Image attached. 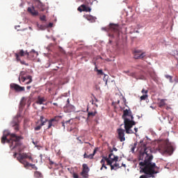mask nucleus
Wrapping results in <instances>:
<instances>
[{
    "label": "nucleus",
    "instance_id": "f257e3e1",
    "mask_svg": "<svg viewBox=\"0 0 178 178\" xmlns=\"http://www.w3.org/2000/svg\"><path fill=\"white\" fill-rule=\"evenodd\" d=\"M139 147H141L139 161H143L139 163V166L142 167L141 170L145 173L140 178L155 177L154 175L159 173L156 169H159V168L156 166L155 163H152L154 156H152L151 147H147L145 144H144L143 140H140Z\"/></svg>",
    "mask_w": 178,
    "mask_h": 178
},
{
    "label": "nucleus",
    "instance_id": "f03ea898",
    "mask_svg": "<svg viewBox=\"0 0 178 178\" xmlns=\"http://www.w3.org/2000/svg\"><path fill=\"white\" fill-rule=\"evenodd\" d=\"M22 139V136H17L15 134H3L1 137V144H5L7 142L11 149L16 148L18 152H22L24 149V146L20 142V140Z\"/></svg>",
    "mask_w": 178,
    "mask_h": 178
},
{
    "label": "nucleus",
    "instance_id": "7ed1b4c3",
    "mask_svg": "<svg viewBox=\"0 0 178 178\" xmlns=\"http://www.w3.org/2000/svg\"><path fill=\"white\" fill-rule=\"evenodd\" d=\"M122 118H124V129L127 134H134V131L131 128L135 126L134 117L131 114V111L125 109L123 111Z\"/></svg>",
    "mask_w": 178,
    "mask_h": 178
},
{
    "label": "nucleus",
    "instance_id": "20e7f679",
    "mask_svg": "<svg viewBox=\"0 0 178 178\" xmlns=\"http://www.w3.org/2000/svg\"><path fill=\"white\" fill-rule=\"evenodd\" d=\"M26 159H28L29 161H31V162H33V154L30 152L28 153H19L18 154V156L17 157V161L19 163L24 165V168H27L28 166H31L32 169H34L35 170H38V168L35 166V164H31L29 163Z\"/></svg>",
    "mask_w": 178,
    "mask_h": 178
},
{
    "label": "nucleus",
    "instance_id": "39448f33",
    "mask_svg": "<svg viewBox=\"0 0 178 178\" xmlns=\"http://www.w3.org/2000/svg\"><path fill=\"white\" fill-rule=\"evenodd\" d=\"M159 151H160L161 154H168L169 155H172L174 149L173 146H172V143H170L169 140H165L159 144Z\"/></svg>",
    "mask_w": 178,
    "mask_h": 178
},
{
    "label": "nucleus",
    "instance_id": "423d86ee",
    "mask_svg": "<svg viewBox=\"0 0 178 178\" xmlns=\"http://www.w3.org/2000/svg\"><path fill=\"white\" fill-rule=\"evenodd\" d=\"M26 55V51L24 49L19 50V51L15 54V56L17 62H19L21 65H24L25 66H29V63H26V61L22 60L21 58Z\"/></svg>",
    "mask_w": 178,
    "mask_h": 178
},
{
    "label": "nucleus",
    "instance_id": "0eeeda50",
    "mask_svg": "<svg viewBox=\"0 0 178 178\" xmlns=\"http://www.w3.org/2000/svg\"><path fill=\"white\" fill-rule=\"evenodd\" d=\"M134 59H144L145 58V52L141 49H135L133 51Z\"/></svg>",
    "mask_w": 178,
    "mask_h": 178
},
{
    "label": "nucleus",
    "instance_id": "6e6552de",
    "mask_svg": "<svg viewBox=\"0 0 178 178\" xmlns=\"http://www.w3.org/2000/svg\"><path fill=\"white\" fill-rule=\"evenodd\" d=\"M66 127H67V131H70V133H72L73 131L74 134H77V132L79 130H77V128H72V124H73V120L70 119L67 121H65Z\"/></svg>",
    "mask_w": 178,
    "mask_h": 178
},
{
    "label": "nucleus",
    "instance_id": "1a4fd4ad",
    "mask_svg": "<svg viewBox=\"0 0 178 178\" xmlns=\"http://www.w3.org/2000/svg\"><path fill=\"white\" fill-rule=\"evenodd\" d=\"M124 131L126 132V129L124 130L122 128H119L117 129L118 138L121 143H123V141H126V137H124Z\"/></svg>",
    "mask_w": 178,
    "mask_h": 178
},
{
    "label": "nucleus",
    "instance_id": "9d476101",
    "mask_svg": "<svg viewBox=\"0 0 178 178\" xmlns=\"http://www.w3.org/2000/svg\"><path fill=\"white\" fill-rule=\"evenodd\" d=\"M48 122V127L47 129H49L51 127H55L56 124H58V122H59V117L56 116L52 119H50L49 120H47Z\"/></svg>",
    "mask_w": 178,
    "mask_h": 178
},
{
    "label": "nucleus",
    "instance_id": "9b49d317",
    "mask_svg": "<svg viewBox=\"0 0 178 178\" xmlns=\"http://www.w3.org/2000/svg\"><path fill=\"white\" fill-rule=\"evenodd\" d=\"M83 2L84 4L81 6V8L83 9V12H91V8L86 5L91 4V0H79Z\"/></svg>",
    "mask_w": 178,
    "mask_h": 178
},
{
    "label": "nucleus",
    "instance_id": "f8f14e48",
    "mask_svg": "<svg viewBox=\"0 0 178 178\" xmlns=\"http://www.w3.org/2000/svg\"><path fill=\"white\" fill-rule=\"evenodd\" d=\"M10 88H11V90H14L16 92H22L26 90L24 86H20L16 83H10Z\"/></svg>",
    "mask_w": 178,
    "mask_h": 178
},
{
    "label": "nucleus",
    "instance_id": "ddd939ff",
    "mask_svg": "<svg viewBox=\"0 0 178 178\" xmlns=\"http://www.w3.org/2000/svg\"><path fill=\"white\" fill-rule=\"evenodd\" d=\"M19 116H17L14 118L13 122H12V126L14 127V129L15 131H19V123H20V120H19Z\"/></svg>",
    "mask_w": 178,
    "mask_h": 178
},
{
    "label": "nucleus",
    "instance_id": "4468645a",
    "mask_svg": "<svg viewBox=\"0 0 178 178\" xmlns=\"http://www.w3.org/2000/svg\"><path fill=\"white\" fill-rule=\"evenodd\" d=\"M110 31H112L116 35H119V25L118 24H110Z\"/></svg>",
    "mask_w": 178,
    "mask_h": 178
},
{
    "label": "nucleus",
    "instance_id": "2eb2a0df",
    "mask_svg": "<svg viewBox=\"0 0 178 178\" xmlns=\"http://www.w3.org/2000/svg\"><path fill=\"white\" fill-rule=\"evenodd\" d=\"M26 54L28 59H30L31 60H32V59H34V58H35V55H38V53L35 52L34 50H32L30 52L26 51Z\"/></svg>",
    "mask_w": 178,
    "mask_h": 178
},
{
    "label": "nucleus",
    "instance_id": "dca6fc26",
    "mask_svg": "<svg viewBox=\"0 0 178 178\" xmlns=\"http://www.w3.org/2000/svg\"><path fill=\"white\" fill-rule=\"evenodd\" d=\"M22 82L24 83L25 84H30V83H31L33 81V77L30 75L27 76H22L21 78Z\"/></svg>",
    "mask_w": 178,
    "mask_h": 178
},
{
    "label": "nucleus",
    "instance_id": "f3484780",
    "mask_svg": "<svg viewBox=\"0 0 178 178\" xmlns=\"http://www.w3.org/2000/svg\"><path fill=\"white\" fill-rule=\"evenodd\" d=\"M28 12L32 15V16H38V11L35 10V8L33 7H29Z\"/></svg>",
    "mask_w": 178,
    "mask_h": 178
},
{
    "label": "nucleus",
    "instance_id": "a211bd4d",
    "mask_svg": "<svg viewBox=\"0 0 178 178\" xmlns=\"http://www.w3.org/2000/svg\"><path fill=\"white\" fill-rule=\"evenodd\" d=\"M83 17L86 19V20H88V22H90V23H94L95 20H97V17L90 15H83Z\"/></svg>",
    "mask_w": 178,
    "mask_h": 178
},
{
    "label": "nucleus",
    "instance_id": "6ab92c4d",
    "mask_svg": "<svg viewBox=\"0 0 178 178\" xmlns=\"http://www.w3.org/2000/svg\"><path fill=\"white\" fill-rule=\"evenodd\" d=\"M36 6L41 12H44V10H45V6H44V4L40 1L36 2Z\"/></svg>",
    "mask_w": 178,
    "mask_h": 178
},
{
    "label": "nucleus",
    "instance_id": "aec40b11",
    "mask_svg": "<svg viewBox=\"0 0 178 178\" xmlns=\"http://www.w3.org/2000/svg\"><path fill=\"white\" fill-rule=\"evenodd\" d=\"M46 101L47 100L45 99V97H41L40 96H38L36 100V104L38 105H44V102Z\"/></svg>",
    "mask_w": 178,
    "mask_h": 178
},
{
    "label": "nucleus",
    "instance_id": "412c9836",
    "mask_svg": "<svg viewBox=\"0 0 178 178\" xmlns=\"http://www.w3.org/2000/svg\"><path fill=\"white\" fill-rule=\"evenodd\" d=\"M108 158H109V159H111L113 162H118V161H119V156H115V154H113V153H111V154L108 155Z\"/></svg>",
    "mask_w": 178,
    "mask_h": 178
},
{
    "label": "nucleus",
    "instance_id": "4be33fe9",
    "mask_svg": "<svg viewBox=\"0 0 178 178\" xmlns=\"http://www.w3.org/2000/svg\"><path fill=\"white\" fill-rule=\"evenodd\" d=\"M149 74L151 79H152V80H154V81H158V76H156V74H155V72H149Z\"/></svg>",
    "mask_w": 178,
    "mask_h": 178
},
{
    "label": "nucleus",
    "instance_id": "5701e85b",
    "mask_svg": "<svg viewBox=\"0 0 178 178\" xmlns=\"http://www.w3.org/2000/svg\"><path fill=\"white\" fill-rule=\"evenodd\" d=\"M65 108L69 113L73 112V111H74V106L72 104H66Z\"/></svg>",
    "mask_w": 178,
    "mask_h": 178
},
{
    "label": "nucleus",
    "instance_id": "b1692460",
    "mask_svg": "<svg viewBox=\"0 0 178 178\" xmlns=\"http://www.w3.org/2000/svg\"><path fill=\"white\" fill-rule=\"evenodd\" d=\"M165 101H166V99H160V102L158 104L159 108H163V106L166 105V102H165Z\"/></svg>",
    "mask_w": 178,
    "mask_h": 178
},
{
    "label": "nucleus",
    "instance_id": "393cba45",
    "mask_svg": "<svg viewBox=\"0 0 178 178\" xmlns=\"http://www.w3.org/2000/svg\"><path fill=\"white\" fill-rule=\"evenodd\" d=\"M97 110L94 109L93 111H89L88 113V118H94L95 115H97Z\"/></svg>",
    "mask_w": 178,
    "mask_h": 178
},
{
    "label": "nucleus",
    "instance_id": "a878e982",
    "mask_svg": "<svg viewBox=\"0 0 178 178\" xmlns=\"http://www.w3.org/2000/svg\"><path fill=\"white\" fill-rule=\"evenodd\" d=\"M34 177H35V178H42V177H44V176L42 175V173H41V172L35 171L34 172Z\"/></svg>",
    "mask_w": 178,
    "mask_h": 178
},
{
    "label": "nucleus",
    "instance_id": "bb28decb",
    "mask_svg": "<svg viewBox=\"0 0 178 178\" xmlns=\"http://www.w3.org/2000/svg\"><path fill=\"white\" fill-rule=\"evenodd\" d=\"M40 122H41V126H45V124L47 122H48L47 119H44V116H40Z\"/></svg>",
    "mask_w": 178,
    "mask_h": 178
},
{
    "label": "nucleus",
    "instance_id": "cd10ccee",
    "mask_svg": "<svg viewBox=\"0 0 178 178\" xmlns=\"http://www.w3.org/2000/svg\"><path fill=\"white\" fill-rule=\"evenodd\" d=\"M81 176H83V177H88V170H83L81 172Z\"/></svg>",
    "mask_w": 178,
    "mask_h": 178
},
{
    "label": "nucleus",
    "instance_id": "c85d7f7f",
    "mask_svg": "<svg viewBox=\"0 0 178 178\" xmlns=\"http://www.w3.org/2000/svg\"><path fill=\"white\" fill-rule=\"evenodd\" d=\"M95 154H97V149H95L92 154H90L88 156V159H94V156H95Z\"/></svg>",
    "mask_w": 178,
    "mask_h": 178
},
{
    "label": "nucleus",
    "instance_id": "c756f323",
    "mask_svg": "<svg viewBox=\"0 0 178 178\" xmlns=\"http://www.w3.org/2000/svg\"><path fill=\"white\" fill-rule=\"evenodd\" d=\"M148 98V95H143L140 97V100L141 101H145Z\"/></svg>",
    "mask_w": 178,
    "mask_h": 178
},
{
    "label": "nucleus",
    "instance_id": "7c9ffc66",
    "mask_svg": "<svg viewBox=\"0 0 178 178\" xmlns=\"http://www.w3.org/2000/svg\"><path fill=\"white\" fill-rule=\"evenodd\" d=\"M165 79H168L170 81V83H173V81H172V76L170 75H165Z\"/></svg>",
    "mask_w": 178,
    "mask_h": 178
},
{
    "label": "nucleus",
    "instance_id": "2f4dec72",
    "mask_svg": "<svg viewBox=\"0 0 178 178\" xmlns=\"http://www.w3.org/2000/svg\"><path fill=\"white\" fill-rule=\"evenodd\" d=\"M42 126H44V125H41V124H40V125L35 127V131H38V130H41V127H42Z\"/></svg>",
    "mask_w": 178,
    "mask_h": 178
},
{
    "label": "nucleus",
    "instance_id": "473e14b6",
    "mask_svg": "<svg viewBox=\"0 0 178 178\" xmlns=\"http://www.w3.org/2000/svg\"><path fill=\"white\" fill-rule=\"evenodd\" d=\"M106 162H107V165H108L109 166H111L113 163V161H111L110 159H108Z\"/></svg>",
    "mask_w": 178,
    "mask_h": 178
},
{
    "label": "nucleus",
    "instance_id": "72a5a7b5",
    "mask_svg": "<svg viewBox=\"0 0 178 178\" xmlns=\"http://www.w3.org/2000/svg\"><path fill=\"white\" fill-rule=\"evenodd\" d=\"M19 105L21 107L24 106V105H26V102H24V100H23V99L21 100Z\"/></svg>",
    "mask_w": 178,
    "mask_h": 178
},
{
    "label": "nucleus",
    "instance_id": "f704fd0d",
    "mask_svg": "<svg viewBox=\"0 0 178 178\" xmlns=\"http://www.w3.org/2000/svg\"><path fill=\"white\" fill-rule=\"evenodd\" d=\"M97 74H100L101 76H104V72L102 70H97Z\"/></svg>",
    "mask_w": 178,
    "mask_h": 178
},
{
    "label": "nucleus",
    "instance_id": "c9c22d12",
    "mask_svg": "<svg viewBox=\"0 0 178 178\" xmlns=\"http://www.w3.org/2000/svg\"><path fill=\"white\" fill-rule=\"evenodd\" d=\"M83 170H88V166L87 164H83Z\"/></svg>",
    "mask_w": 178,
    "mask_h": 178
},
{
    "label": "nucleus",
    "instance_id": "e433bc0d",
    "mask_svg": "<svg viewBox=\"0 0 178 178\" xmlns=\"http://www.w3.org/2000/svg\"><path fill=\"white\" fill-rule=\"evenodd\" d=\"M40 19L42 22H45L47 17L45 15H42L40 17Z\"/></svg>",
    "mask_w": 178,
    "mask_h": 178
},
{
    "label": "nucleus",
    "instance_id": "4c0bfd02",
    "mask_svg": "<svg viewBox=\"0 0 178 178\" xmlns=\"http://www.w3.org/2000/svg\"><path fill=\"white\" fill-rule=\"evenodd\" d=\"M136 145H137V143H134V146L131 148V152H134V149H136Z\"/></svg>",
    "mask_w": 178,
    "mask_h": 178
},
{
    "label": "nucleus",
    "instance_id": "58836bf2",
    "mask_svg": "<svg viewBox=\"0 0 178 178\" xmlns=\"http://www.w3.org/2000/svg\"><path fill=\"white\" fill-rule=\"evenodd\" d=\"M100 163L102 164V166H105V160L102 159L100 161Z\"/></svg>",
    "mask_w": 178,
    "mask_h": 178
},
{
    "label": "nucleus",
    "instance_id": "ea45409f",
    "mask_svg": "<svg viewBox=\"0 0 178 178\" xmlns=\"http://www.w3.org/2000/svg\"><path fill=\"white\" fill-rule=\"evenodd\" d=\"M141 92H142L143 94L147 95V94H148V90H145V89H143L142 91H141Z\"/></svg>",
    "mask_w": 178,
    "mask_h": 178
},
{
    "label": "nucleus",
    "instance_id": "a19ab883",
    "mask_svg": "<svg viewBox=\"0 0 178 178\" xmlns=\"http://www.w3.org/2000/svg\"><path fill=\"white\" fill-rule=\"evenodd\" d=\"M102 159H104V161L105 162H106V161L109 159V157L108 158V157H106V156H103V157H102Z\"/></svg>",
    "mask_w": 178,
    "mask_h": 178
},
{
    "label": "nucleus",
    "instance_id": "79ce46f5",
    "mask_svg": "<svg viewBox=\"0 0 178 178\" xmlns=\"http://www.w3.org/2000/svg\"><path fill=\"white\" fill-rule=\"evenodd\" d=\"M83 158H84V159H88V154H87V153H85V154H83Z\"/></svg>",
    "mask_w": 178,
    "mask_h": 178
},
{
    "label": "nucleus",
    "instance_id": "37998d69",
    "mask_svg": "<svg viewBox=\"0 0 178 178\" xmlns=\"http://www.w3.org/2000/svg\"><path fill=\"white\" fill-rule=\"evenodd\" d=\"M104 169H108V167H106V165H105V164H104V166L102 165V168H100V170H102V169H104Z\"/></svg>",
    "mask_w": 178,
    "mask_h": 178
},
{
    "label": "nucleus",
    "instance_id": "c03bdc74",
    "mask_svg": "<svg viewBox=\"0 0 178 178\" xmlns=\"http://www.w3.org/2000/svg\"><path fill=\"white\" fill-rule=\"evenodd\" d=\"M62 126L65 129V127H66V122H62Z\"/></svg>",
    "mask_w": 178,
    "mask_h": 178
},
{
    "label": "nucleus",
    "instance_id": "a18cd8bd",
    "mask_svg": "<svg viewBox=\"0 0 178 178\" xmlns=\"http://www.w3.org/2000/svg\"><path fill=\"white\" fill-rule=\"evenodd\" d=\"M113 166H114V168H119V163H114Z\"/></svg>",
    "mask_w": 178,
    "mask_h": 178
},
{
    "label": "nucleus",
    "instance_id": "49530a36",
    "mask_svg": "<svg viewBox=\"0 0 178 178\" xmlns=\"http://www.w3.org/2000/svg\"><path fill=\"white\" fill-rule=\"evenodd\" d=\"M77 10H79V12H83V8L81 7H79Z\"/></svg>",
    "mask_w": 178,
    "mask_h": 178
},
{
    "label": "nucleus",
    "instance_id": "de8ad7c7",
    "mask_svg": "<svg viewBox=\"0 0 178 178\" xmlns=\"http://www.w3.org/2000/svg\"><path fill=\"white\" fill-rule=\"evenodd\" d=\"M49 165H54V163L51 160V159H49Z\"/></svg>",
    "mask_w": 178,
    "mask_h": 178
},
{
    "label": "nucleus",
    "instance_id": "09e8293b",
    "mask_svg": "<svg viewBox=\"0 0 178 178\" xmlns=\"http://www.w3.org/2000/svg\"><path fill=\"white\" fill-rule=\"evenodd\" d=\"M110 166H111V170H115V167H114L113 165L111 164V165H110Z\"/></svg>",
    "mask_w": 178,
    "mask_h": 178
},
{
    "label": "nucleus",
    "instance_id": "8fccbe9b",
    "mask_svg": "<svg viewBox=\"0 0 178 178\" xmlns=\"http://www.w3.org/2000/svg\"><path fill=\"white\" fill-rule=\"evenodd\" d=\"M130 76H131L132 77H134L136 76V73L132 72L130 74Z\"/></svg>",
    "mask_w": 178,
    "mask_h": 178
},
{
    "label": "nucleus",
    "instance_id": "3c124183",
    "mask_svg": "<svg viewBox=\"0 0 178 178\" xmlns=\"http://www.w3.org/2000/svg\"><path fill=\"white\" fill-rule=\"evenodd\" d=\"M67 105H70V100L69 99L67 100Z\"/></svg>",
    "mask_w": 178,
    "mask_h": 178
},
{
    "label": "nucleus",
    "instance_id": "603ef678",
    "mask_svg": "<svg viewBox=\"0 0 178 178\" xmlns=\"http://www.w3.org/2000/svg\"><path fill=\"white\" fill-rule=\"evenodd\" d=\"M78 140L79 141V144H83V141L78 138Z\"/></svg>",
    "mask_w": 178,
    "mask_h": 178
},
{
    "label": "nucleus",
    "instance_id": "864d4df0",
    "mask_svg": "<svg viewBox=\"0 0 178 178\" xmlns=\"http://www.w3.org/2000/svg\"><path fill=\"white\" fill-rule=\"evenodd\" d=\"M134 131L136 133H137V131H138V128H134Z\"/></svg>",
    "mask_w": 178,
    "mask_h": 178
},
{
    "label": "nucleus",
    "instance_id": "5fc2aeb1",
    "mask_svg": "<svg viewBox=\"0 0 178 178\" xmlns=\"http://www.w3.org/2000/svg\"><path fill=\"white\" fill-rule=\"evenodd\" d=\"M17 155V153L15 152V153L13 154L14 158H16Z\"/></svg>",
    "mask_w": 178,
    "mask_h": 178
},
{
    "label": "nucleus",
    "instance_id": "6e6d98bb",
    "mask_svg": "<svg viewBox=\"0 0 178 178\" xmlns=\"http://www.w3.org/2000/svg\"><path fill=\"white\" fill-rule=\"evenodd\" d=\"M53 105H54L55 106H58V103H53Z\"/></svg>",
    "mask_w": 178,
    "mask_h": 178
},
{
    "label": "nucleus",
    "instance_id": "4d7b16f0",
    "mask_svg": "<svg viewBox=\"0 0 178 178\" xmlns=\"http://www.w3.org/2000/svg\"><path fill=\"white\" fill-rule=\"evenodd\" d=\"M30 88H31V86H27V87H26V89H27V90H30Z\"/></svg>",
    "mask_w": 178,
    "mask_h": 178
},
{
    "label": "nucleus",
    "instance_id": "13d9d810",
    "mask_svg": "<svg viewBox=\"0 0 178 178\" xmlns=\"http://www.w3.org/2000/svg\"><path fill=\"white\" fill-rule=\"evenodd\" d=\"M113 151H118V149L116 147L113 148Z\"/></svg>",
    "mask_w": 178,
    "mask_h": 178
},
{
    "label": "nucleus",
    "instance_id": "bf43d9fd",
    "mask_svg": "<svg viewBox=\"0 0 178 178\" xmlns=\"http://www.w3.org/2000/svg\"><path fill=\"white\" fill-rule=\"evenodd\" d=\"M95 70L97 72V70H98V67L97 66H95Z\"/></svg>",
    "mask_w": 178,
    "mask_h": 178
},
{
    "label": "nucleus",
    "instance_id": "052dcab7",
    "mask_svg": "<svg viewBox=\"0 0 178 178\" xmlns=\"http://www.w3.org/2000/svg\"><path fill=\"white\" fill-rule=\"evenodd\" d=\"M40 159H42V154L40 155Z\"/></svg>",
    "mask_w": 178,
    "mask_h": 178
},
{
    "label": "nucleus",
    "instance_id": "680f3d73",
    "mask_svg": "<svg viewBox=\"0 0 178 178\" xmlns=\"http://www.w3.org/2000/svg\"><path fill=\"white\" fill-rule=\"evenodd\" d=\"M52 25H53V24H52V23H50V24H49V27H52Z\"/></svg>",
    "mask_w": 178,
    "mask_h": 178
},
{
    "label": "nucleus",
    "instance_id": "e2e57ef3",
    "mask_svg": "<svg viewBox=\"0 0 178 178\" xmlns=\"http://www.w3.org/2000/svg\"><path fill=\"white\" fill-rule=\"evenodd\" d=\"M95 102H98V99H97V98L95 97Z\"/></svg>",
    "mask_w": 178,
    "mask_h": 178
},
{
    "label": "nucleus",
    "instance_id": "0e129e2a",
    "mask_svg": "<svg viewBox=\"0 0 178 178\" xmlns=\"http://www.w3.org/2000/svg\"><path fill=\"white\" fill-rule=\"evenodd\" d=\"M150 108H152V109H154V107L152 106H150Z\"/></svg>",
    "mask_w": 178,
    "mask_h": 178
},
{
    "label": "nucleus",
    "instance_id": "69168bd1",
    "mask_svg": "<svg viewBox=\"0 0 178 178\" xmlns=\"http://www.w3.org/2000/svg\"><path fill=\"white\" fill-rule=\"evenodd\" d=\"M126 73H129V71H127Z\"/></svg>",
    "mask_w": 178,
    "mask_h": 178
},
{
    "label": "nucleus",
    "instance_id": "338daca9",
    "mask_svg": "<svg viewBox=\"0 0 178 178\" xmlns=\"http://www.w3.org/2000/svg\"><path fill=\"white\" fill-rule=\"evenodd\" d=\"M120 102V101H118V104H119Z\"/></svg>",
    "mask_w": 178,
    "mask_h": 178
},
{
    "label": "nucleus",
    "instance_id": "774afa93",
    "mask_svg": "<svg viewBox=\"0 0 178 178\" xmlns=\"http://www.w3.org/2000/svg\"><path fill=\"white\" fill-rule=\"evenodd\" d=\"M87 112H88V108H87Z\"/></svg>",
    "mask_w": 178,
    "mask_h": 178
}]
</instances>
